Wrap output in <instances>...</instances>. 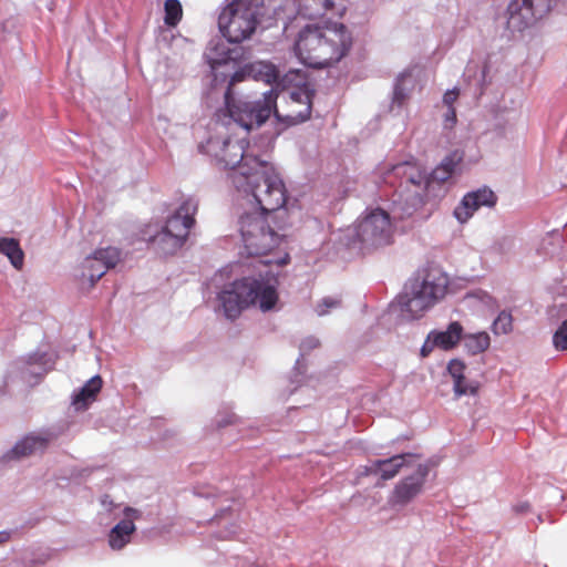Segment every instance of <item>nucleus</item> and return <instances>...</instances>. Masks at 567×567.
<instances>
[{"label": "nucleus", "mask_w": 567, "mask_h": 567, "mask_svg": "<svg viewBox=\"0 0 567 567\" xmlns=\"http://www.w3.org/2000/svg\"><path fill=\"white\" fill-rule=\"evenodd\" d=\"M164 22L168 27H176L183 17L182 4L178 0H166L164 4Z\"/></svg>", "instance_id": "27"}, {"label": "nucleus", "mask_w": 567, "mask_h": 567, "mask_svg": "<svg viewBox=\"0 0 567 567\" xmlns=\"http://www.w3.org/2000/svg\"><path fill=\"white\" fill-rule=\"evenodd\" d=\"M497 196L489 188H480L467 193L461 204L454 209V216L460 223H466L482 206L494 207Z\"/></svg>", "instance_id": "16"}, {"label": "nucleus", "mask_w": 567, "mask_h": 567, "mask_svg": "<svg viewBox=\"0 0 567 567\" xmlns=\"http://www.w3.org/2000/svg\"><path fill=\"white\" fill-rule=\"evenodd\" d=\"M234 417L235 415H231L227 421H225L224 423H221L220 425L224 426V425H227V424H231L234 423Z\"/></svg>", "instance_id": "39"}, {"label": "nucleus", "mask_w": 567, "mask_h": 567, "mask_svg": "<svg viewBox=\"0 0 567 567\" xmlns=\"http://www.w3.org/2000/svg\"><path fill=\"white\" fill-rule=\"evenodd\" d=\"M352 44V34L343 23L308 24L298 33L293 50L305 65L323 69L348 55Z\"/></svg>", "instance_id": "2"}, {"label": "nucleus", "mask_w": 567, "mask_h": 567, "mask_svg": "<svg viewBox=\"0 0 567 567\" xmlns=\"http://www.w3.org/2000/svg\"><path fill=\"white\" fill-rule=\"evenodd\" d=\"M556 0H512L507 8V28L523 31L545 17Z\"/></svg>", "instance_id": "11"}, {"label": "nucleus", "mask_w": 567, "mask_h": 567, "mask_svg": "<svg viewBox=\"0 0 567 567\" xmlns=\"http://www.w3.org/2000/svg\"><path fill=\"white\" fill-rule=\"evenodd\" d=\"M152 248L162 256L174 255L185 241L163 228L148 240Z\"/></svg>", "instance_id": "19"}, {"label": "nucleus", "mask_w": 567, "mask_h": 567, "mask_svg": "<svg viewBox=\"0 0 567 567\" xmlns=\"http://www.w3.org/2000/svg\"><path fill=\"white\" fill-rule=\"evenodd\" d=\"M458 95H460V92L457 89L450 90V91L445 92V94L443 96V103L447 106V109L454 107L453 104L458 99Z\"/></svg>", "instance_id": "33"}, {"label": "nucleus", "mask_w": 567, "mask_h": 567, "mask_svg": "<svg viewBox=\"0 0 567 567\" xmlns=\"http://www.w3.org/2000/svg\"><path fill=\"white\" fill-rule=\"evenodd\" d=\"M248 142L244 138L234 140L231 136L218 135L209 137L205 144L199 145V151L209 155L218 166L236 169L234 184L237 188L244 187L241 179L250 174L255 167V161L262 158L247 151Z\"/></svg>", "instance_id": "7"}, {"label": "nucleus", "mask_w": 567, "mask_h": 567, "mask_svg": "<svg viewBox=\"0 0 567 567\" xmlns=\"http://www.w3.org/2000/svg\"><path fill=\"white\" fill-rule=\"evenodd\" d=\"M103 381L100 375L92 377L74 395L73 405L78 409H86L91 401H94L102 389Z\"/></svg>", "instance_id": "21"}, {"label": "nucleus", "mask_w": 567, "mask_h": 567, "mask_svg": "<svg viewBox=\"0 0 567 567\" xmlns=\"http://www.w3.org/2000/svg\"><path fill=\"white\" fill-rule=\"evenodd\" d=\"M7 538H8L7 534H4V533H0V543L6 542V540H7Z\"/></svg>", "instance_id": "40"}, {"label": "nucleus", "mask_w": 567, "mask_h": 567, "mask_svg": "<svg viewBox=\"0 0 567 567\" xmlns=\"http://www.w3.org/2000/svg\"><path fill=\"white\" fill-rule=\"evenodd\" d=\"M135 532V525L132 519H123L117 523L110 532L109 544L112 549L120 550L130 543L131 535Z\"/></svg>", "instance_id": "22"}, {"label": "nucleus", "mask_w": 567, "mask_h": 567, "mask_svg": "<svg viewBox=\"0 0 567 567\" xmlns=\"http://www.w3.org/2000/svg\"><path fill=\"white\" fill-rule=\"evenodd\" d=\"M405 99H406V94L404 93L400 83H398L394 87L393 102L398 103V105H402L404 103Z\"/></svg>", "instance_id": "35"}, {"label": "nucleus", "mask_w": 567, "mask_h": 567, "mask_svg": "<svg viewBox=\"0 0 567 567\" xmlns=\"http://www.w3.org/2000/svg\"><path fill=\"white\" fill-rule=\"evenodd\" d=\"M275 277L259 275V278L244 277L227 286L218 295L227 319H237L243 310L258 305L262 311L271 310L278 300Z\"/></svg>", "instance_id": "4"}, {"label": "nucleus", "mask_w": 567, "mask_h": 567, "mask_svg": "<svg viewBox=\"0 0 567 567\" xmlns=\"http://www.w3.org/2000/svg\"><path fill=\"white\" fill-rule=\"evenodd\" d=\"M466 365L460 359H453L447 364V371L452 377L453 381H456L457 389L461 388V379L465 375Z\"/></svg>", "instance_id": "30"}, {"label": "nucleus", "mask_w": 567, "mask_h": 567, "mask_svg": "<svg viewBox=\"0 0 567 567\" xmlns=\"http://www.w3.org/2000/svg\"><path fill=\"white\" fill-rule=\"evenodd\" d=\"M463 331L462 324L458 321H453L444 331H432L430 339L433 341V346L447 351L454 349L462 341Z\"/></svg>", "instance_id": "18"}, {"label": "nucleus", "mask_w": 567, "mask_h": 567, "mask_svg": "<svg viewBox=\"0 0 567 567\" xmlns=\"http://www.w3.org/2000/svg\"><path fill=\"white\" fill-rule=\"evenodd\" d=\"M245 192H250L261 214L282 218L287 215L282 209L287 202V189L284 181L268 159L255 161L250 174L241 179Z\"/></svg>", "instance_id": "6"}, {"label": "nucleus", "mask_w": 567, "mask_h": 567, "mask_svg": "<svg viewBox=\"0 0 567 567\" xmlns=\"http://www.w3.org/2000/svg\"><path fill=\"white\" fill-rule=\"evenodd\" d=\"M246 71L248 76H251L254 80L261 81L267 84H272L277 82L279 78V71L270 62H254L247 66Z\"/></svg>", "instance_id": "23"}, {"label": "nucleus", "mask_w": 567, "mask_h": 567, "mask_svg": "<svg viewBox=\"0 0 567 567\" xmlns=\"http://www.w3.org/2000/svg\"><path fill=\"white\" fill-rule=\"evenodd\" d=\"M435 347L436 346H433V341L430 339V336H429L427 340L425 341V343L423 344V347L421 349L422 357H427Z\"/></svg>", "instance_id": "36"}, {"label": "nucleus", "mask_w": 567, "mask_h": 567, "mask_svg": "<svg viewBox=\"0 0 567 567\" xmlns=\"http://www.w3.org/2000/svg\"><path fill=\"white\" fill-rule=\"evenodd\" d=\"M278 218L261 213H247L239 218V233L248 255H268L280 246L285 235L279 231L284 230L286 225L278 221Z\"/></svg>", "instance_id": "8"}, {"label": "nucleus", "mask_w": 567, "mask_h": 567, "mask_svg": "<svg viewBox=\"0 0 567 567\" xmlns=\"http://www.w3.org/2000/svg\"><path fill=\"white\" fill-rule=\"evenodd\" d=\"M0 254L6 255L14 268H22L24 254L17 239L0 238Z\"/></svg>", "instance_id": "26"}, {"label": "nucleus", "mask_w": 567, "mask_h": 567, "mask_svg": "<svg viewBox=\"0 0 567 567\" xmlns=\"http://www.w3.org/2000/svg\"><path fill=\"white\" fill-rule=\"evenodd\" d=\"M553 344L556 350H567V319L561 322L553 336Z\"/></svg>", "instance_id": "31"}, {"label": "nucleus", "mask_w": 567, "mask_h": 567, "mask_svg": "<svg viewBox=\"0 0 567 567\" xmlns=\"http://www.w3.org/2000/svg\"><path fill=\"white\" fill-rule=\"evenodd\" d=\"M449 284L447 275L439 267L431 266L419 270L399 297L402 311L411 319L422 318L429 309L445 297Z\"/></svg>", "instance_id": "5"}, {"label": "nucleus", "mask_w": 567, "mask_h": 567, "mask_svg": "<svg viewBox=\"0 0 567 567\" xmlns=\"http://www.w3.org/2000/svg\"><path fill=\"white\" fill-rule=\"evenodd\" d=\"M462 161L463 154L454 151L444 157L429 177L417 164L402 162L393 165L384 173V181L396 186L406 206L404 213L412 215L426 204L435 186H441L452 177Z\"/></svg>", "instance_id": "1"}, {"label": "nucleus", "mask_w": 567, "mask_h": 567, "mask_svg": "<svg viewBox=\"0 0 567 567\" xmlns=\"http://www.w3.org/2000/svg\"><path fill=\"white\" fill-rule=\"evenodd\" d=\"M313 90L308 85L295 89L289 93L287 112H281L275 104L274 116L286 126L296 125L310 118Z\"/></svg>", "instance_id": "12"}, {"label": "nucleus", "mask_w": 567, "mask_h": 567, "mask_svg": "<svg viewBox=\"0 0 567 567\" xmlns=\"http://www.w3.org/2000/svg\"><path fill=\"white\" fill-rule=\"evenodd\" d=\"M355 234L359 241L369 246L390 244L393 227L389 214L380 208L372 210L358 223Z\"/></svg>", "instance_id": "10"}, {"label": "nucleus", "mask_w": 567, "mask_h": 567, "mask_svg": "<svg viewBox=\"0 0 567 567\" xmlns=\"http://www.w3.org/2000/svg\"><path fill=\"white\" fill-rule=\"evenodd\" d=\"M334 3L332 0H298V11L308 19L322 17L332 11Z\"/></svg>", "instance_id": "24"}, {"label": "nucleus", "mask_w": 567, "mask_h": 567, "mask_svg": "<svg viewBox=\"0 0 567 567\" xmlns=\"http://www.w3.org/2000/svg\"><path fill=\"white\" fill-rule=\"evenodd\" d=\"M122 252L116 247L99 248L83 261L82 276L94 286L105 272L121 261Z\"/></svg>", "instance_id": "13"}, {"label": "nucleus", "mask_w": 567, "mask_h": 567, "mask_svg": "<svg viewBox=\"0 0 567 567\" xmlns=\"http://www.w3.org/2000/svg\"><path fill=\"white\" fill-rule=\"evenodd\" d=\"M259 0H233L218 17L223 35L231 43H240L256 30Z\"/></svg>", "instance_id": "9"}, {"label": "nucleus", "mask_w": 567, "mask_h": 567, "mask_svg": "<svg viewBox=\"0 0 567 567\" xmlns=\"http://www.w3.org/2000/svg\"><path fill=\"white\" fill-rule=\"evenodd\" d=\"M415 457L414 454H399L386 460H377L370 467V473H380L381 478L391 480L400 472V470L409 465L410 460Z\"/></svg>", "instance_id": "17"}, {"label": "nucleus", "mask_w": 567, "mask_h": 567, "mask_svg": "<svg viewBox=\"0 0 567 567\" xmlns=\"http://www.w3.org/2000/svg\"><path fill=\"white\" fill-rule=\"evenodd\" d=\"M461 388L457 389L456 381H453V390L456 398L462 395H476L480 389V382L475 380H468L465 375L461 379Z\"/></svg>", "instance_id": "28"}, {"label": "nucleus", "mask_w": 567, "mask_h": 567, "mask_svg": "<svg viewBox=\"0 0 567 567\" xmlns=\"http://www.w3.org/2000/svg\"><path fill=\"white\" fill-rule=\"evenodd\" d=\"M495 333H508L513 329V318L509 312L502 311L493 323Z\"/></svg>", "instance_id": "29"}, {"label": "nucleus", "mask_w": 567, "mask_h": 567, "mask_svg": "<svg viewBox=\"0 0 567 567\" xmlns=\"http://www.w3.org/2000/svg\"><path fill=\"white\" fill-rule=\"evenodd\" d=\"M244 79L239 72L235 73L225 92V107L215 113V130L224 128L231 123L250 131L260 127L274 114L278 94L274 89L262 93L257 100L235 99L231 86Z\"/></svg>", "instance_id": "3"}, {"label": "nucleus", "mask_w": 567, "mask_h": 567, "mask_svg": "<svg viewBox=\"0 0 567 567\" xmlns=\"http://www.w3.org/2000/svg\"><path fill=\"white\" fill-rule=\"evenodd\" d=\"M100 264H101V262H94V267H93V269H97V267H99V265H100Z\"/></svg>", "instance_id": "41"}, {"label": "nucleus", "mask_w": 567, "mask_h": 567, "mask_svg": "<svg viewBox=\"0 0 567 567\" xmlns=\"http://www.w3.org/2000/svg\"><path fill=\"white\" fill-rule=\"evenodd\" d=\"M427 474L429 466L419 464L411 476L403 478L396 484L392 494V503L405 505L414 499L422 492Z\"/></svg>", "instance_id": "15"}, {"label": "nucleus", "mask_w": 567, "mask_h": 567, "mask_svg": "<svg viewBox=\"0 0 567 567\" xmlns=\"http://www.w3.org/2000/svg\"><path fill=\"white\" fill-rule=\"evenodd\" d=\"M288 258H289V256H288V254H286V255H285V258L276 259V260H275V259H270V260H267L266 262H267V264H272V262H275V264H277V265H284V264H286V262H287Z\"/></svg>", "instance_id": "37"}, {"label": "nucleus", "mask_w": 567, "mask_h": 567, "mask_svg": "<svg viewBox=\"0 0 567 567\" xmlns=\"http://www.w3.org/2000/svg\"><path fill=\"white\" fill-rule=\"evenodd\" d=\"M341 303L340 299L327 297L323 298L322 301L317 306V313L319 316L326 315L330 308H337Z\"/></svg>", "instance_id": "32"}, {"label": "nucleus", "mask_w": 567, "mask_h": 567, "mask_svg": "<svg viewBox=\"0 0 567 567\" xmlns=\"http://www.w3.org/2000/svg\"><path fill=\"white\" fill-rule=\"evenodd\" d=\"M49 443V436L33 434L27 435L13 446L11 454L17 458L30 456L38 451H44Z\"/></svg>", "instance_id": "20"}, {"label": "nucleus", "mask_w": 567, "mask_h": 567, "mask_svg": "<svg viewBox=\"0 0 567 567\" xmlns=\"http://www.w3.org/2000/svg\"><path fill=\"white\" fill-rule=\"evenodd\" d=\"M456 111L454 107L447 109V112L444 117V126L446 128H452L456 124Z\"/></svg>", "instance_id": "34"}, {"label": "nucleus", "mask_w": 567, "mask_h": 567, "mask_svg": "<svg viewBox=\"0 0 567 567\" xmlns=\"http://www.w3.org/2000/svg\"><path fill=\"white\" fill-rule=\"evenodd\" d=\"M464 350L471 354L476 355L485 352L491 346V337L485 331L475 333H464L462 337Z\"/></svg>", "instance_id": "25"}, {"label": "nucleus", "mask_w": 567, "mask_h": 567, "mask_svg": "<svg viewBox=\"0 0 567 567\" xmlns=\"http://www.w3.org/2000/svg\"><path fill=\"white\" fill-rule=\"evenodd\" d=\"M124 514H125L126 517H131V516L136 517L137 516V511L132 508V507H126L125 511H124Z\"/></svg>", "instance_id": "38"}, {"label": "nucleus", "mask_w": 567, "mask_h": 567, "mask_svg": "<svg viewBox=\"0 0 567 567\" xmlns=\"http://www.w3.org/2000/svg\"><path fill=\"white\" fill-rule=\"evenodd\" d=\"M197 210L198 202L196 199L192 197L185 199L176 212L167 218L163 229L186 243L190 229L196 223L195 215Z\"/></svg>", "instance_id": "14"}]
</instances>
